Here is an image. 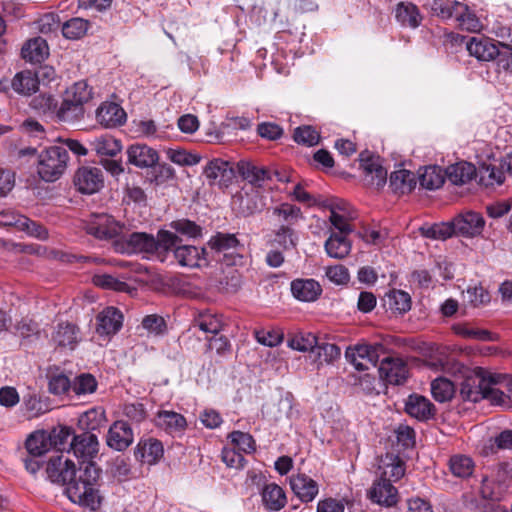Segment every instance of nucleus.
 Returning <instances> with one entry per match:
<instances>
[{"instance_id": "obj_1", "label": "nucleus", "mask_w": 512, "mask_h": 512, "mask_svg": "<svg viewBox=\"0 0 512 512\" xmlns=\"http://www.w3.org/2000/svg\"><path fill=\"white\" fill-rule=\"evenodd\" d=\"M460 395L464 401L476 403L489 399L493 404L509 406L505 392L498 387V374H491L482 368L466 372L460 384Z\"/></svg>"}, {"instance_id": "obj_2", "label": "nucleus", "mask_w": 512, "mask_h": 512, "mask_svg": "<svg viewBox=\"0 0 512 512\" xmlns=\"http://www.w3.org/2000/svg\"><path fill=\"white\" fill-rule=\"evenodd\" d=\"M100 470L94 463L80 466L75 476L66 484L65 493L75 504L97 510L102 502L99 491Z\"/></svg>"}, {"instance_id": "obj_3", "label": "nucleus", "mask_w": 512, "mask_h": 512, "mask_svg": "<svg viewBox=\"0 0 512 512\" xmlns=\"http://www.w3.org/2000/svg\"><path fill=\"white\" fill-rule=\"evenodd\" d=\"M179 241V237L167 230H160L155 238L145 232H133L128 236H123L115 242V249L121 253H154L156 251H165L173 248Z\"/></svg>"}, {"instance_id": "obj_4", "label": "nucleus", "mask_w": 512, "mask_h": 512, "mask_svg": "<svg viewBox=\"0 0 512 512\" xmlns=\"http://www.w3.org/2000/svg\"><path fill=\"white\" fill-rule=\"evenodd\" d=\"M92 97L91 89L85 81L76 82L66 90L63 102L57 112L65 122H73L83 117V105Z\"/></svg>"}, {"instance_id": "obj_5", "label": "nucleus", "mask_w": 512, "mask_h": 512, "mask_svg": "<svg viewBox=\"0 0 512 512\" xmlns=\"http://www.w3.org/2000/svg\"><path fill=\"white\" fill-rule=\"evenodd\" d=\"M69 154L67 148L52 146L39 156L38 174L46 182L57 180L65 171Z\"/></svg>"}, {"instance_id": "obj_6", "label": "nucleus", "mask_w": 512, "mask_h": 512, "mask_svg": "<svg viewBox=\"0 0 512 512\" xmlns=\"http://www.w3.org/2000/svg\"><path fill=\"white\" fill-rule=\"evenodd\" d=\"M77 191L91 195L100 191L104 186V175L100 168L94 166L79 167L73 176Z\"/></svg>"}, {"instance_id": "obj_7", "label": "nucleus", "mask_w": 512, "mask_h": 512, "mask_svg": "<svg viewBox=\"0 0 512 512\" xmlns=\"http://www.w3.org/2000/svg\"><path fill=\"white\" fill-rule=\"evenodd\" d=\"M98 451L99 442L97 435L95 433L83 432L73 437L67 453L72 452L76 458L82 460L81 466H85L87 463H93L92 459L98 454Z\"/></svg>"}, {"instance_id": "obj_8", "label": "nucleus", "mask_w": 512, "mask_h": 512, "mask_svg": "<svg viewBox=\"0 0 512 512\" xmlns=\"http://www.w3.org/2000/svg\"><path fill=\"white\" fill-rule=\"evenodd\" d=\"M381 348V345L357 344L346 349L345 357L356 370L365 371L371 366H376L379 358L378 350Z\"/></svg>"}, {"instance_id": "obj_9", "label": "nucleus", "mask_w": 512, "mask_h": 512, "mask_svg": "<svg viewBox=\"0 0 512 512\" xmlns=\"http://www.w3.org/2000/svg\"><path fill=\"white\" fill-rule=\"evenodd\" d=\"M208 245L218 254V260L227 265H235L241 259L235 253L240 243L233 234L218 233L209 240Z\"/></svg>"}, {"instance_id": "obj_10", "label": "nucleus", "mask_w": 512, "mask_h": 512, "mask_svg": "<svg viewBox=\"0 0 512 512\" xmlns=\"http://www.w3.org/2000/svg\"><path fill=\"white\" fill-rule=\"evenodd\" d=\"M86 231L98 239H113L120 235L122 226L107 214L93 215L87 222Z\"/></svg>"}, {"instance_id": "obj_11", "label": "nucleus", "mask_w": 512, "mask_h": 512, "mask_svg": "<svg viewBox=\"0 0 512 512\" xmlns=\"http://www.w3.org/2000/svg\"><path fill=\"white\" fill-rule=\"evenodd\" d=\"M360 166L365 174L364 181L367 185L380 188L386 183L387 170L382 166L380 157L362 152Z\"/></svg>"}, {"instance_id": "obj_12", "label": "nucleus", "mask_w": 512, "mask_h": 512, "mask_svg": "<svg viewBox=\"0 0 512 512\" xmlns=\"http://www.w3.org/2000/svg\"><path fill=\"white\" fill-rule=\"evenodd\" d=\"M75 464L64 454L51 457L46 466L48 479L53 483L66 484L75 476Z\"/></svg>"}, {"instance_id": "obj_13", "label": "nucleus", "mask_w": 512, "mask_h": 512, "mask_svg": "<svg viewBox=\"0 0 512 512\" xmlns=\"http://www.w3.org/2000/svg\"><path fill=\"white\" fill-rule=\"evenodd\" d=\"M378 371L383 381L393 385L403 384L408 375L406 363L398 357H386L382 359Z\"/></svg>"}, {"instance_id": "obj_14", "label": "nucleus", "mask_w": 512, "mask_h": 512, "mask_svg": "<svg viewBox=\"0 0 512 512\" xmlns=\"http://www.w3.org/2000/svg\"><path fill=\"white\" fill-rule=\"evenodd\" d=\"M454 233L465 237L479 236L485 226V220L481 214L473 211H467L455 217L452 220Z\"/></svg>"}, {"instance_id": "obj_15", "label": "nucleus", "mask_w": 512, "mask_h": 512, "mask_svg": "<svg viewBox=\"0 0 512 512\" xmlns=\"http://www.w3.org/2000/svg\"><path fill=\"white\" fill-rule=\"evenodd\" d=\"M168 251L174 252V257L183 267L195 268L207 264L206 250L193 245H181V239Z\"/></svg>"}, {"instance_id": "obj_16", "label": "nucleus", "mask_w": 512, "mask_h": 512, "mask_svg": "<svg viewBox=\"0 0 512 512\" xmlns=\"http://www.w3.org/2000/svg\"><path fill=\"white\" fill-rule=\"evenodd\" d=\"M134 441L131 426L122 420L115 421L108 430L107 445L117 451H123Z\"/></svg>"}, {"instance_id": "obj_17", "label": "nucleus", "mask_w": 512, "mask_h": 512, "mask_svg": "<svg viewBox=\"0 0 512 512\" xmlns=\"http://www.w3.org/2000/svg\"><path fill=\"white\" fill-rule=\"evenodd\" d=\"M234 205H237V209L243 216H250L261 212L265 206V198L260 194L257 189L250 188L244 190L235 196Z\"/></svg>"}, {"instance_id": "obj_18", "label": "nucleus", "mask_w": 512, "mask_h": 512, "mask_svg": "<svg viewBox=\"0 0 512 512\" xmlns=\"http://www.w3.org/2000/svg\"><path fill=\"white\" fill-rule=\"evenodd\" d=\"M368 498L379 505L392 507L398 502V491L392 483L379 477L369 489Z\"/></svg>"}, {"instance_id": "obj_19", "label": "nucleus", "mask_w": 512, "mask_h": 512, "mask_svg": "<svg viewBox=\"0 0 512 512\" xmlns=\"http://www.w3.org/2000/svg\"><path fill=\"white\" fill-rule=\"evenodd\" d=\"M508 492V484L505 479V471L499 467L496 479L483 477L481 481L480 493L484 499L491 501H501Z\"/></svg>"}, {"instance_id": "obj_20", "label": "nucleus", "mask_w": 512, "mask_h": 512, "mask_svg": "<svg viewBox=\"0 0 512 512\" xmlns=\"http://www.w3.org/2000/svg\"><path fill=\"white\" fill-rule=\"evenodd\" d=\"M123 315L114 307H107L97 315L96 331L99 335L110 336L122 327Z\"/></svg>"}, {"instance_id": "obj_21", "label": "nucleus", "mask_w": 512, "mask_h": 512, "mask_svg": "<svg viewBox=\"0 0 512 512\" xmlns=\"http://www.w3.org/2000/svg\"><path fill=\"white\" fill-rule=\"evenodd\" d=\"M290 486L294 494L302 502L313 501L319 492L318 483L302 473L290 477Z\"/></svg>"}, {"instance_id": "obj_22", "label": "nucleus", "mask_w": 512, "mask_h": 512, "mask_svg": "<svg viewBox=\"0 0 512 512\" xmlns=\"http://www.w3.org/2000/svg\"><path fill=\"white\" fill-rule=\"evenodd\" d=\"M378 469L380 478L390 483L400 480L405 474V463L395 454L381 456Z\"/></svg>"}, {"instance_id": "obj_23", "label": "nucleus", "mask_w": 512, "mask_h": 512, "mask_svg": "<svg viewBox=\"0 0 512 512\" xmlns=\"http://www.w3.org/2000/svg\"><path fill=\"white\" fill-rule=\"evenodd\" d=\"M500 45L492 43L488 39H478L472 37L466 45L469 54L480 61H491L498 56H502L503 52L499 48Z\"/></svg>"}, {"instance_id": "obj_24", "label": "nucleus", "mask_w": 512, "mask_h": 512, "mask_svg": "<svg viewBox=\"0 0 512 512\" xmlns=\"http://www.w3.org/2000/svg\"><path fill=\"white\" fill-rule=\"evenodd\" d=\"M128 162L138 168L154 166L159 157L156 150L145 144H134L127 149Z\"/></svg>"}, {"instance_id": "obj_25", "label": "nucleus", "mask_w": 512, "mask_h": 512, "mask_svg": "<svg viewBox=\"0 0 512 512\" xmlns=\"http://www.w3.org/2000/svg\"><path fill=\"white\" fill-rule=\"evenodd\" d=\"M96 118L102 126L111 128L122 125L126 120V113L120 105L105 102L97 109Z\"/></svg>"}, {"instance_id": "obj_26", "label": "nucleus", "mask_w": 512, "mask_h": 512, "mask_svg": "<svg viewBox=\"0 0 512 512\" xmlns=\"http://www.w3.org/2000/svg\"><path fill=\"white\" fill-rule=\"evenodd\" d=\"M238 172L253 189L260 188L266 181L271 180L270 170L247 161L238 163Z\"/></svg>"}, {"instance_id": "obj_27", "label": "nucleus", "mask_w": 512, "mask_h": 512, "mask_svg": "<svg viewBox=\"0 0 512 512\" xmlns=\"http://www.w3.org/2000/svg\"><path fill=\"white\" fill-rule=\"evenodd\" d=\"M291 292L299 301L313 302L321 295L322 288L314 279H295L291 282Z\"/></svg>"}, {"instance_id": "obj_28", "label": "nucleus", "mask_w": 512, "mask_h": 512, "mask_svg": "<svg viewBox=\"0 0 512 512\" xmlns=\"http://www.w3.org/2000/svg\"><path fill=\"white\" fill-rule=\"evenodd\" d=\"M406 412L421 421L428 420L435 415L434 405L424 396L410 395L405 404Z\"/></svg>"}, {"instance_id": "obj_29", "label": "nucleus", "mask_w": 512, "mask_h": 512, "mask_svg": "<svg viewBox=\"0 0 512 512\" xmlns=\"http://www.w3.org/2000/svg\"><path fill=\"white\" fill-rule=\"evenodd\" d=\"M49 55V48L45 39L35 37L29 39L21 49V56L28 62L40 63Z\"/></svg>"}, {"instance_id": "obj_30", "label": "nucleus", "mask_w": 512, "mask_h": 512, "mask_svg": "<svg viewBox=\"0 0 512 512\" xmlns=\"http://www.w3.org/2000/svg\"><path fill=\"white\" fill-rule=\"evenodd\" d=\"M107 422L105 409L94 407L82 413L78 418V427L83 432L94 433L105 426Z\"/></svg>"}, {"instance_id": "obj_31", "label": "nucleus", "mask_w": 512, "mask_h": 512, "mask_svg": "<svg viewBox=\"0 0 512 512\" xmlns=\"http://www.w3.org/2000/svg\"><path fill=\"white\" fill-rule=\"evenodd\" d=\"M52 341L59 347L73 350L78 342V329L71 323H60L52 334Z\"/></svg>"}, {"instance_id": "obj_32", "label": "nucleus", "mask_w": 512, "mask_h": 512, "mask_svg": "<svg viewBox=\"0 0 512 512\" xmlns=\"http://www.w3.org/2000/svg\"><path fill=\"white\" fill-rule=\"evenodd\" d=\"M155 423L158 427L171 434L180 433L186 427L185 418L174 411H159L155 417Z\"/></svg>"}, {"instance_id": "obj_33", "label": "nucleus", "mask_w": 512, "mask_h": 512, "mask_svg": "<svg viewBox=\"0 0 512 512\" xmlns=\"http://www.w3.org/2000/svg\"><path fill=\"white\" fill-rule=\"evenodd\" d=\"M476 175L474 165L467 162H459L450 165L446 169L447 179L454 185H464Z\"/></svg>"}, {"instance_id": "obj_34", "label": "nucleus", "mask_w": 512, "mask_h": 512, "mask_svg": "<svg viewBox=\"0 0 512 512\" xmlns=\"http://www.w3.org/2000/svg\"><path fill=\"white\" fill-rule=\"evenodd\" d=\"M261 494L263 503L270 510L278 511L286 505L285 492L275 483L266 484Z\"/></svg>"}, {"instance_id": "obj_35", "label": "nucleus", "mask_w": 512, "mask_h": 512, "mask_svg": "<svg viewBox=\"0 0 512 512\" xmlns=\"http://www.w3.org/2000/svg\"><path fill=\"white\" fill-rule=\"evenodd\" d=\"M12 89L21 95H31L38 90V84L31 70H23L15 74L11 80Z\"/></svg>"}, {"instance_id": "obj_36", "label": "nucleus", "mask_w": 512, "mask_h": 512, "mask_svg": "<svg viewBox=\"0 0 512 512\" xmlns=\"http://www.w3.org/2000/svg\"><path fill=\"white\" fill-rule=\"evenodd\" d=\"M395 17L401 25L411 28L418 27L422 20L418 8L412 3L404 2L397 5Z\"/></svg>"}, {"instance_id": "obj_37", "label": "nucleus", "mask_w": 512, "mask_h": 512, "mask_svg": "<svg viewBox=\"0 0 512 512\" xmlns=\"http://www.w3.org/2000/svg\"><path fill=\"white\" fill-rule=\"evenodd\" d=\"M272 217L278 226L285 224L292 227L302 218V213L299 207L289 203H283L273 209Z\"/></svg>"}, {"instance_id": "obj_38", "label": "nucleus", "mask_w": 512, "mask_h": 512, "mask_svg": "<svg viewBox=\"0 0 512 512\" xmlns=\"http://www.w3.org/2000/svg\"><path fill=\"white\" fill-rule=\"evenodd\" d=\"M416 185L415 174L406 169L394 171L390 175L391 188L400 194L410 192Z\"/></svg>"}, {"instance_id": "obj_39", "label": "nucleus", "mask_w": 512, "mask_h": 512, "mask_svg": "<svg viewBox=\"0 0 512 512\" xmlns=\"http://www.w3.org/2000/svg\"><path fill=\"white\" fill-rule=\"evenodd\" d=\"M345 234L332 233L325 242V250L327 254L336 259L346 257L351 250V243L344 236Z\"/></svg>"}, {"instance_id": "obj_40", "label": "nucleus", "mask_w": 512, "mask_h": 512, "mask_svg": "<svg viewBox=\"0 0 512 512\" xmlns=\"http://www.w3.org/2000/svg\"><path fill=\"white\" fill-rule=\"evenodd\" d=\"M385 306L391 311L403 314L411 309V297L402 290H392L385 295Z\"/></svg>"}, {"instance_id": "obj_41", "label": "nucleus", "mask_w": 512, "mask_h": 512, "mask_svg": "<svg viewBox=\"0 0 512 512\" xmlns=\"http://www.w3.org/2000/svg\"><path fill=\"white\" fill-rule=\"evenodd\" d=\"M298 237L292 227L281 224L273 231L272 245H277L283 250L295 248Z\"/></svg>"}, {"instance_id": "obj_42", "label": "nucleus", "mask_w": 512, "mask_h": 512, "mask_svg": "<svg viewBox=\"0 0 512 512\" xmlns=\"http://www.w3.org/2000/svg\"><path fill=\"white\" fill-rule=\"evenodd\" d=\"M91 146L98 155L111 157L117 155L122 149L120 141L110 135L95 138L91 141Z\"/></svg>"}, {"instance_id": "obj_43", "label": "nucleus", "mask_w": 512, "mask_h": 512, "mask_svg": "<svg viewBox=\"0 0 512 512\" xmlns=\"http://www.w3.org/2000/svg\"><path fill=\"white\" fill-rule=\"evenodd\" d=\"M419 232L423 237L441 241H444L455 234L452 221L436 223L433 225H424L419 228Z\"/></svg>"}, {"instance_id": "obj_44", "label": "nucleus", "mask_w": 512, "mask_h": 512, "mask_svg": "<svg viewBox=\"0 0 512 512\" xmlns=\"http://www.w3.org/2000/svg\"><path fill=\"white\" fill-rule=\"evenodd\" d=\"M89 21L83 18H71L61 25L62 34L65 38L77 40L82 38L88 31Z\"/></svg>"}, {"instance_id": "obj_45", "label": "nucleus", "mask_w": 512, "mask_h": 512, "mask_svg": "<svg viewBox=\"0 0 512 512\" xmlns=\"http://www.w3.org/2000/svg\"><path fill=\"white\" fill-rule=\"evenodd\" d=\"M141 457L148 464L156 463L163 456L162 443L156 439H148L138 444Z\"/></svg>"}, {"instance_id": "obj_46", "label": "nucleus", "mask_w": 512, "mask_h": 512, "mask_svg": "<svg viewBox=\"0 0 512 512\" xmlns=\"http://www.w3.org/2000/svg\"><path fill=\"white\" fill-rule=\"evenodd\" d=\"M455 392L453 383L443 377L436 378L431 383V393L438 402H446L452 399Z\"/></svg>"}, {"instance_id": "obj_47", "label": "nucleus", "mask_w": 512, "mask_h": 512, "mask_svg": "<svg viewBox=\"0 0 512 512\" xmlns=\"http://www.w3.org/2000/svg\"><path fill=\"white\" fill-rule=\"evenodd\" d=\"M419 183L423 188L429 190L438 189L444 183V176L436 166L425 167L419 174Z\"/></svg>"}, {"instance_id": "obj_48", "label": "nucleus", "mask_w": 512, "mask_h": 512, "mask_svg": "<svg viewBox=\"0 0 512 512\" xmlns=\"http://www.w3.org/2000/svg\"><path fill=\"white\" fill-rule=\"evenodd\" d=\"M455 18L459 25L470 32H478L482 28V24L478 17L469 9V7L462 3V7L457 10Z\"/></svg>"}, {"instance_id": "obj_49", "label": "nucleus", "mask_w": 512, "mask_h": 512, "mask_svg": "<svg viewBox=\"0 0 512 512\" xmlns=\"http://www.w3.org/2000/svg\"><path fill=\"white\" fill-rule=\"evenodd\" d=\"M506 167L503 163L500 167L495 165H483L480 168V181L486 186H493L494 184L500 185L504 182Z\"/></svg>"}, {"instance_id": "obj_50", "label": "nucleus", "mask_w": 512, "mask_h": 512, "mask_svg": "<svg viewBox=\"0 0 512 512\" xmlns=\"http://www.w3.org/2000/svg\"><path fill=\"white\" fill-rule=\"evenodd\" d=\"M97 386L98 382L92 374L82 373L72 381V392L78 396L92 394L96 391Z\"/></svg>"}, {"instance_id": "obj_51", "label": "nucleus", "mask_w": 512, "mask_h": 512, "mask_svg": "<svg viewBox=\"0 0 512 512\" xmlns=\"http://www.w3.org/2000/svg\"><path fill=\"white\" fill-rule=\"evenodd\" d=\"M194 327H198L205 333L218 334L223 327L220 317L211 313H201L194 321Z\"/></svg>"}, {"instance_id": "obj_52", "label": "nucleus", "mask_w": 512, "mask_h": 512, "mask_svg": "<svg viewBox=\"0 0 512 512\" xmlns=\"http://www.w3.org/2000/svg\"><path fill=\"white\" fill-rule=\"evenodd\" d=\"M452 474L459 478L469 477L474 469L473 460L465 455H455L449 462Z\"/></svg>"}, {"instance_id": "obj_53", "label": "nucleus", "mask_w": 512, "mask_h": 512, "mask_svg": "<svg viewBox=\"0 0 512 512\" xmlns=\"http://www.w3.org/2000/svg\"><path fill=\"white\" fill-rule=\"evenodd\" d=\"M44 432H35L26 440V449L32 456H41L48 451L50 441Z\"/></svg>"}, {"instance_id": "obj_54", "label": "nucleus", "mask_w": 512, "mask_h": 512, "mask_svg": "<svg viewBox=\"0 0 512 512\" xmlns=\"http://www.w3.org/2000/svg\"><path fill=\"white\" fill-rule=\"evenodd\" d=\"M461 7V2L451 0H433L431 3V11L445 20L452 18Z\"/></svg>"}, {"instance_id": "obj_55", "label": "nucleus", "mask_w": 512, "mask_h": 512, "mask_svg": "<svg viewBox=\"0 0 512 512\" xmlns=\"http://www.w3.org/2000/svg\"><path fill=\"white\" fill-rule=\"evenodd\" d=\"M204 174L211 180H216L218 178L223 179L232 174V168L230 167L229 162L221 159H214L206 166Z\"/></svg>"}, {"instance_id": "obj_56", "label": "nucleus", "mask_w": 512, "mask_h": 512, "mask_svg": "<svg viewBox=\"0 0 512 512\" xmlns=\"http://www.w3.org/2000/svg\"><path fill=\"white\" fill-rule=\"evenodd\" d=\"M233 444V448L244 453H252L255 450V441L253 437L242 431H233L228 435Z\"/></svg>"}, {"instance_id": "obj_57", "label": "nucleus", "mask_w": 512, "mask_h": 512, "mask_svg": "<svg viewBox=\"0 0 512 512\" xmlns=\"http://www.w3.org/2000/svg\"><path fill=\"white\" fill-rule=\"evenodd\" d=\"M317 344V338L311 334H303L299 333L291 337L288 341L289 347H291L294 350H298L301 352H308L310 351L315 352V346Z\"/></svg>"}, {"instance_id": "obj_58", "label": "nucleus", "mask_w": 512, "mask_h": 512, "mask_svg": "<svg viewBox=\"0 0 512 512\" xmlns=\"http://www.w3.org/2000/svg\"><path fill=\"white\" fill-rule=\"evenodd\" d=\"M313 353L316 354L319 363L322 364L323 362L331 363L334 360L338 359L340 357L341 350L334 343L323 342L319 344L317 342L315 346V352Z\"/></svg>"}, {"instance_id": "obj_59", "label": "nucleus", "mask_w": 512, "mask_h": 512, "mask_svg": "<svg viewBox=\"0 0 512 512\" xmlns=\"http://www.w3.org/2000/svg\"><path fill=\"white\" fill-rule=\"evenodd\" d=\"M455 334L460 335L464 338L476 339L480 341H492L493 337L491 332L483 329H473L468 327L466 324H455L452 327Z\"/></svg>"}, {"instance_id": "obj_60", "label": "nucleus", "mask_w": 512, "mask_h": 512, "mask_svg": "<svg viewBox=\"0 0 512 512\" xmlns=\"http://www.w3.org/2000/svg\"><path fill=\"white\" fill-rule=\"evenodd\" d=\"M48 389L54 395H63L72 391V382L63 373L53 374L49 378Z\"/></svg>"}, {"instance_id": "obj_61", "label": "nucleus", "mask_w": 512, "mask_h": 512, "mask_svg": "<svg viewBox=\"0 0 512 512\" xmlns=\"http://www.w3.org/2000/svg\"><path fill=\"white\" fill-rule=\"evenodd\" d=\"M123 414L134 423L143 422L148 415L145 404L139 401L124 404Z\"/></svg>"}, {"instance_id": "obj_62", "label": "nucleus", "mask_w": 512, "mask_h": 512, "mask_svg": "<svg viewBox=\"0 0 512 512\" xmlns=\"http://www.w3.org/2000/svg\"><path fill=\"white\" fill-rule=\"evenodd\" d=\"M170 227L181 235L195 238L201 235V227L188 219H178L170 223Z\"/></svg>"}, {"instance_id": "obj_63", "label": "nucleus", "mask_w": 512, "mask_h": 512, "mask_svg": "<svg viewBox=\"0 0 512 512\" xmlns=\"http://www.w3.org/2000/svg\"><path fill=\"white\" fill-rule=\"evenodd\" d=\"M294 140L299 144L314 146L318 144L320 135L311 126L298 127L294 131Z\"/></svg>"}, {"instance_id": "obj_64", "label": "nucleus", "mask_w": 512, "mask_h": 512, "mask_svg": "<svg viewBox=\"0 0 512 512\" xmlns=\"http://www.w3.org/2000/svg\"><path fill=\"white\" fill-rule=\"evenodd\" d=\"M20 230L25 231L28 235L39 240L48 239L47 229L39 223L30 220L27 217L20 218Z\"/></svg>"}]
</instances>
